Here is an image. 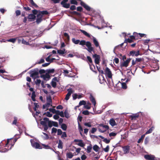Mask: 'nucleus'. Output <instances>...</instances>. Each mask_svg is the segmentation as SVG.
<instances>
[{"label":"nucleus","mask_w":160,"mask_h":160,"mask_svg":"<svg viewBox=\"0 0 160 160\" xmlns=\"http://www.w3.org/2000/svg\"><path fill=\"white\" fill-rule=\"evenodd\" d=\"M38 10L34 9L32 11V12L34 14L37 15L36 22L37 24L40 23L42 20V16L38 12Z\"/></svg>","instance_id":"nucleus-1"},{"label":"nucleus","mask_w":160,"mask_h":160,"mask_svg":"<svg viewBox=\"0 0 160 160\" xmlns=\"http://www.w3.org/2000/svg\"><path fill=\"white\" fill-rule=\"evenodd\" d=\"M49 121V118H43V120L40 121V124L44 127V131H47L48 127L47 125L48 122Z\"/></svg>","instance_id":"nucleus-2"},{"label":"nucleus","mask_w":160,"mask_h":160,"mask_svg":"<svg viewBox=\"0 0 160 160\" xmlns=\"http://www.w3.org/2000/svg\"><path fill=\"white\" fill-rule=\"evenodd\" d=\"M30 74V77L33 78H39L38 69L37 68L33 70H31Z\"/></svg>","instance_id":"nucleus-3"},{"label":"nucleus","mask_w":160,"mask_h":160,"mask_svg":"<svg viewBox=\"0 0 160 160\" xmlns=\"http://www.w3.org/2000/svg\"><path fill=\"white\" fill-rule=\"evenodd\" d=\"M32 146L36 149H40L42 148V147L38 142H36L34 139H31L30 140Z\"/></svg>","instance_id":"nucleus-4"},{"label":"nucleus","mask_w":160,"mask_h":160,"mask_svg":"<svg viewBox=\"0 0 160 160\" xmlns=\"http://www.w3.org/2000/svg\"><path fill=\"white\" fill-rule=\"evenodd\" d=\"M106 76L109 79H112V74L110 69L108 67H106L105 71Z\"/></svg>","instance_id":"nucleus-5"},{"label":"nucleus","mask_w":160,"mask_h":160,"mask_svg":"<svg viewBox=\"0 0 160 160\" xmlns=\"http://www.w3.org/2000/svg\"><path fill=\"white\" fill-rule=\"evenodd\" d=\"M144 158L148 160H157V158L153 155L151 154L145 155L144 156Z\"/></svg>","instance_id":"nucleus-6"},{"label":"nucleus","mask_w":160,"mask_h":160,"mask_svg":"<svg viewBox=\"0 0 160 160\" xmlns=\"http://www.w3.org/2000/svg\"><path fill=\"white\" fill-rule=\"evenodd\" d=\"M86 46L87 47V50L89 52H91L93 50V48L92 47V44L89 41L87 42Z\"/></svg>","instance_id":"nucleus-7"},{"label":"nucleus","mask_w":160,"mask_h":160,"mask_svg":"<svg viewBox=\"0 0 160 160\" xmlns=\"http://www.w3.org/2000/svg\"><path fill=\"white\" fill-rule=\"evenodd\" d=\"M140 54V52L139 50L136 51L134 50H132L130 51L129 53V55L132 56L137 57Z\"/></svg>","instance_id":"nucleus-8"},{"label":"nucleus","mask_w":160,"mask_h":160,"mask_svg":"<svg viewBox=\"0 0 160 160\" xmlns=\"http://www.w3.org/2000/svg\"><path fill=\"white\" fill-rule=\"evenodd\" d=\"M93 58H95V62L96 64H99L100 59V56L96 54H95L93 55Z\"/></svg>","instance_id":"nucleus-9"},{"label":"nucleus","mask_w":160,"mask_h":160,"mask_svg":"<svg viewBox=\"0 0 160 160\" xmlns=\"http://www.w3.org/2000/svg\"><path fill=\"white\" fill-rule=\"evenodd\" d=\"M41 78H42L43 79L46 81H48L50 79V76L48 73H46L45 74L42 75Z\"/></svg>","instance_id":"nucleus-10"},{"label":"nucleus","mask_w":160,"mask_h":160,"mask_svg":"<svg viewBox=\"0 0 160 160\" xmlns=\"http://www.w3.org/2000/svg\"><path fill=\"white\" fill-rule=\"evenodd\" d=\"M67 91L68 93L66 94L65 98V99L66 100H68L69 99L70 96L73 92V91L71 88H69L68 89Z\"/></svg>","instance_id":"nucleus-11"},{"label":"nucleus","mask_w":160,"mask_h":160,"mask_svg":"<svg viewBox=\"0 0 160 160\" xmlns=\"http://www.w3.org/2000/svg\"><path fill=\"white\" fill-rule=\"evenodd\" d=\"M81 5L87 11H90L91 8L88 5L86 4L83 2H81L80 3Z\"/></svg>","instance_id":"nucleus-12"},{"label":"nucleus","mask_w":160,"mask_h":160,"mask_svg":"<svg viewBox=\"0 0 160 160\" xmlns=\"http://www.w3.org/2000/svg\"><path fill=\"white\" fill-rule=\"evenodd\" d=\"M36 14H30L28 15V18L29 21L31 22L33 21L36 18Z\"/></svg>","instance_id":"nucleus-13"},{"label":"nucleus","mask_w":160,"mask_h":160,"mask_svg":"<svg viewBox=\"0 0 160 160\" xmlns=\"http://www.w3.org/2000/svg\"><path fill=\"white\" fill-rule=\"evenodd\" d=\"M131 58H128L126 61H124L121 65V67H127L128 66L129 63L130 62Z\"/></svg>","instance_id":"nucleus-14"},{"label":"nucleus","mask_w":160,"mask_h":160,"mask_svg":"<svg viewBox=\"0 0 160 160\" xmlns=\"http://www.w3.org/2000/svg\"><path fill=\"white\" fill-rule=\"evenodd\" d=\"M140 113H141V115H142L143 112H139L136 113L131 115L130 117L132 119H135L139 117Z\"/></svg>","instance_id":"nucleus-15"},{"label":"nucleus","mask_w":160,"mask_h":160,"mask_svg":"<svg viewBox=\"0 0 160 160\" xmlns=\"http://www.w3.org/2000/svg\"><path fill=\"white\" fill-rule=\"evenodd\" d=\"M89 99L92 104L94 105V107L95 106L96 104V101L95 98L93 96L92 94H90Z\"/></svg>","instance_id":"nucleus-16"},{"label":"nucleus","mask_w":160,"mask_h":160,"mask_svg":"<svg viewBox=\"0 0 160 160\" xmlns=\"http://www.w3.org/2000/svg\"><path fill=\"white\" fill-rule=\"evenodd\" d=\"M92 39L93 41V42L95 46L96 47H99L100 49V47L99 46V42L97 40L96 38H95L94 37H92Z\"/></svg>","instance_id":"nucleus-17"},{"label":"nucleus","mask_w":160,"mask_h":160,"mask_svg":"<svg viewBox=\"0 0 160 160\" xmlns=\"http://www.w3.org/2000/svg\"><path fill=\"white\" fill-rule=\"evenodd\" d=\"M129 148L130 147L128 146H125L122 147L124 153L126 154L128 153Z\"/></svg>","instance_id":"nucleus-18"},{"label":"nucleus","mask_w":160,"mask_h":160,"mask_svg":"<svg viewBox=\"0 0 160 160\" xmlns=\"http://www.w3.org/2000/svg\"><path fill=\"white\" fill-rule=\"evenodd\" d=\"M52 103H50L47 102L45 104L43 105L42 108L43 109L46 108L47 109H48V108L49 107L50 105L51 106H52Z\"/></svg>","instance_id":"nucleus-19"},{"label":"nucleus","mask_w":160,"mask_h":160,"mask_svg":"<svg viewBox=\"0 0 160 160\" xmlns=\"http://www.w3.org/2000/svg\"><path fill=\"white\" fill-rule=\"evenodd\" d=\"M64 35L66 38L65 40L67 43H68L69 41L70 40V37L68 33L65 32L64 33Z\"/></svg>","instance_id":"nucleus-20"},{"label":"nucleus","mask_w":160,"mask_h":160,"mask_svg":"<svg viewBox=\"0 0 160 160\" xmlns=\"http://www.w3.org/2000/svg\"><path fill=\"white\" fill-rule=\"evenodd\" d=\"M109 124L112 126H114L116 125L115 121L113 118H112L110 120Z\"/></svg>","instance_id":"nucleus-21"},{"label":"nucleus","mask_w":160,"mask_h":160,"mask_svg":"<svg viewBox=\"0 0 160 160\" xmlns=\"http://www.w3.org/2000/svg\"><path fill=\"white\" fill-rule=\"evenodd\" d=\"M43 17V15H47L48 14V12L47 11H40L38 10V12Z\"/></svg>","instance_id":"nucleus-22"},{"label":"nucleus","mask_w":160,"mask_h":160,"mask_svg":"<svg viewBox=\"0 0 160 160\" xmlns=\"http://www.w3.org/2000/svg\"><path fill=\"white\" fill-rule=\"evenodd\" d=\"M80 31L82 33H83V34H84L85 36H86L88 38H90V34H89L87 32H86L85 31L83 30H82V29H80Z\"/></svg>","instance_id":"nucleus-23"},{"label":"nucleus","mask_w":160,"mask_h":160,"mask_svg":"<svg viewBox=\"0 0 160 160\" xmlns=\"http://www.w3.org/2000/svg\"><path fill=\"white\" fill-rule=\"evenodd\" d=\"M72 42L75 44H78L79 43L80 40L79 39H76L74 38H72Z\"/></svg>","instance_id":"nucleus-24"},{"label":"nucleus","mask_w":160,"mask_h":160,"mask_svg":"<svg viewBox=\"0 0 160 160\" xmlns=\"http://www.w3.org/2000/svg\"><path fill=\"white\" fill-rule=\"evenodd\" d=\"M92 148V147L91 144H90L87 147V152L88 153H90L91 152V150Z\"/></svg>","instance_id":"nucleus-25"},{"label":"nucleus","mask_w":160,"mask_h":160,"mask_svg":"<svg viewBox=\"0 0 160 160\" xmlns=\"http://www.w3.org/2000/svg\"><path fill=\"white\" fill-rule=\"evenodd\" d=\"M63 142L61 140H59V142L58 143V148L60 149H62Z\"/></svg>","instance_id":"nucleus-26"},{"label":"nucleus","mask_w":160,"mask_h":160,"mask_svg":"<svg viewBox=\"0 0 160 160\" xmlns=\"http://www.w3.org/2000/svg\"><path fill=\"white\" fill-rule=\"evenodd\" d=\"M154 128L153 126H152L145 133L146 134H148L151 133L152 131L154 130Z\"/></svg>","instance_id":"nucleus-27"},{"label":"nucleus","mask_w":160,"mask_h":160,"mask_svg":"<svg viewBox=\"0 0 160 160\" xmlns=\"http://www.w3.org/2000/svg\"><path fill=\"white\" fill-rule=\"evenodd\" d=\"M18 130H19V134H16L15 135V137L16 136H18V138H16V137L15 138H14L15 142H16L17 141V139H18V138H20V134L21 133H22V131L20 129H19Z\"/></svg>","instance_id":"nucleus-28"},{"label":"nucleus","mask_w":160,"mask_h":160,"mask_svg":"<svg viewBox=\"0 0 160 160\" xmlns=\"http://www.w3.org/2000/svg\"><path fill=\"white\" fill-rule=\"evenodd\" d=\"M66 156H67V157L69 159H71L72 158V157L73 156V155L72 153L69 152L67 153Z\"/></svg>","instance_id":"nucleus-29"},{"label":"nucleus","mask_w":160,"mask_h":160,"mask_svg":"<svg viewBox=\"0 0 160 160\" xmlns=\"http://www.w3.org/2000/svg\"><path fill=\"white\" fill-rule=\"evenodd\" d=\"M65 49H63L62 50H59L57 51L58 53L60 54H63L65 53Z\"/></svg>","instance_id":"nucleus-30"},{"label":"nucleus","mask_w":160,"mask_h":160,"mask_svg":"<svg viewBox=\"0 0 160 160\" xmlns=\"http://www.w3.org/2000/svg\"><path fill=\"white\" fill-rule=\"evenodd\" d=\"M99 149V147L97 145H94L93 147V149L96 152H98Z\"/></svg>","instance_id":"nucleus-31"},{"label":"nucleus","mask_w":160,"mask_h":160,"mask_svg":"<svg viewBox=\"0 0 160 160\" xmlns=\"http://www.w3.org/2000/svg\"><path fill=\"white\" fill-rule=\"evenodd\" d=\"M61 128L64 131H66L67 130V126L65 124L62 123L61 125Z\"/></svg>","instance_id":"nucleus-32"},{"label":"nucleus","mask_w":160,"mask_h":160,"mask_svg":"<svg viewBox=\"0 0 160 160\" xmlns=\"http://www.w3.org/2000/svg\"><path fill=\"white\" fill-rule=\"evenodd\" d=\"M46 73H48V74L50 73H53L54 72V69H49L46 70Z\"/></svg>","instance_id":"nucleus-33"},{"label":"nucleus","mask_w":160,"mask_h":160,"mask_svg":"<svg viewBox=\"0 0 160 160\" xmlns=\"http://www.w3.org/2000/svg\"><path fill=\"white\" fill-rule=\"evenodd\" d=\"M62 6L66 8H68L70 6V4L69 3H63L62 4H61Z\"/></svg>","instance_id":"nucleus-34"},{"label":"nucleus","mask_w":160,"mask_h":160,"mask_svg":"<svg viewBox=\"0 0 160 160\" xmlns=\"http://www.w3.org/2000/svg\"><path fill=\"white\" fill-rule=\"evenodd\" d=\"M35 97H36L35 93V92H32V96H31L32 99L33 101H36Z\"/></svg>","instance_id":"nucleus-35"},{"label":"nucleus","mask_w":160,"mask_h":160,"mask_svg":"<svg viewBox=\"0 0 160 160\" xmlns=\"http://www.w3.org/2000/svg\"><path fill=\"white\" fill-rule=\"evenodd\" d=\"M90 68V69L93 72H95L94 69H95V65L93 64L92 63L89 64Z\"/></svg>","instance_id":"nucleus-36"},{"label":"nucleus","mask_w":160,"mask_h":160,"mask_svg":"<svg viewBox=\"0 0 160 160\" xmlns=\"http://www.w3.org/2000/svg\"><path fill=\"white\" fill-rule=\"evenodd\" d=\"M29 2L31 4L32 6H34L36 8L38 7L37 4L34 3L33 0H29Z\"/></svg>","instance_id":"nucleus-37"},{"label":"nucleus","mask_w":160,"mask_h":160,"mask_svg":"<svg viewBox=\"0 0 160 160\" xmlns=\"http://www.w3.org/2000/svg\"><path fill=\"white\" fill-rule=\"evenodd\" d=\"M87 42L84 40H82L81 41H80L79 44L82 46L85 45Z\"/></svg>","instance_id":"nucleus-38"},{"label":"nucleus","mask_w":160,"mask_h":160,"mask_svg":"<svg viewBox=\"0 0 160 160\" xmlns=\"http://www.w3.org/2000/svg\"><path fill=\"white\" fill-rule=\"evenodd\" d=\"M17 118L16 117H14V120L12 123V124L15 125L16 126H18V125L17 124Z\"/></svg>","instance_id":"nucleus-39"},{"label":"nucleus","mask_w":160,"mask_h":160,"mask_svg":"<svg viewBox=\"0 0 160 160\" xmlns=\"http://www.w3.org/2000/svg\"><path fill=\"white\" fill-rule=\"evenodd\" d=\"M77 145L82 147H83L85 146L84 144L82 142V141L81 140L80 142Z\"/></svg>","instance_id":"nucleus-40"},{"label":"nucleus","mask_w":160,"mask_h":160,"mask_svg":"<svg viewBox=\"0 0 160 160\" xmlns=\"http://www.w3.org/2000/svg\"><path fill=\"white\" fill-rule=\"evenodd\" d=\"M16 40V39L15 38H12L7 40V41L9 42L14 43L15 42Z\"/></svg>","instance_id":"nucleus-41"},{"label":"nucleus","mask_w":160,"mask_h":160,"mask_svg":"<svg viewBox=\"0 0 160 160\" xmlns=\"http://www.w3.org/2000/svg\"><path fill=\"white\" fill-rule=\"evenodd\" d=\"M155 70H158L159 69V66L158 63H156L153 67Z\"/></svg>","instance_id":"nucleus-42"},{"label":"nucleus","mask_w":160,"mask_h":160,"mask_svg":"<svg viewBox=\"0 0 160 160\" xmlns=\"http://www.w3.org/2000/svg\"><path fill=\"white\" fill-rule=\"evenodd\" d=\"M47 102L52 103V98L51 96H49V97H47Z\"/></svg>","instance_id":"nucleus-43"},{"label":"nucleus","mask_w":160,"mask_h":160,"mask_svg":"<svg viewBox=\"0 0 160 160\" xmlns=\"http://www.w3.org/2000/svg\"><path fill=\"white\" fill-rule=\"evenodd\" d=\"M86 104V101L84 100H82L80 101L79 104V106H80L82 105H84V106Z\"/></svg>","instance_id":"nucleus-44"},{"label":"nucleus","mask_w":160,"mask_h":160,"mask_svg":"<svg viewBox=\"0 0 160 160\" xmlns=\"http://www.w3.org/2000/svg\"><path fill=\"white\" fill-rule=\"evenodd\" d=\"M51 84L53 87L55 88L57 86V82H54L52 81V82H51Z\"/></svg>","instance_id":"nucleus-45"},{"label":"nucleus","mask_w":160,"mask_h":160,"mask_svg":"<svg viewBox=\"0 0 160 160\" xmlns=\"http://www.w3.org/2000/svg\"><path fill=\"white\" fill-rule=\"evenodd\" d=\"M97 68V69L99 72L101 74H103L104 73V72L103 70L101 69L100 68V67H99L97 66H96Z\"/></svg>","instance_id":"nucleus-46"},{"label":"nucleus","mask_w":160,"mask_h":160,"mask_svg":"<svg viewBox=\"0 0 160 160\" xmlns=\"http://www.w3.org/2000/svg\"><path fill=\"white\" fill-rule=\"evenodd\" d=\"M122 87L124 89H126L127 88V86L126 82H122Z\"/></svg>","instance_id":"nucleus-47"},{"label":"nucleus","mask_w":160,"mask_h":160,"mask_svg":"<svg viewBox=\"0 0 160 160\" xmlns=\"http://www.w3.org/2000/svg\"><path fill=\"white\" fill-rule=\"evenodd\" d=\"M22 44L25 45H29V43L28 42H26L24 39H22Z\"/></svg>","instance_id":"nucleus-48"},{"label":"nucleus","mask_w":160,"mask_h":160,"mask_svg":"<svg viewBox=\"0 0 160 160\" xmlns=\"http://www.w3.org/2000/svg\"><path fill=\"white\" fill-rule=\"evenodd\" d=\"M145 137V135H142L141 137L140 138L138 141V143H140L141 142V141Z\"/></svg>","instance_id":"nucleus-49"},{"label":"nucleus","mask_w":160,"mask_h":160,"mask_svg":"<svg viewBox=\"0 0 160 160\" xmlns=\"http://www.w3.org/2000/svg\"><path fill=\"white\" fill-rule=\"evenodd\" d=\"M70 2L71 4H74L76 5L78 4L77 2L75 0H70Z\"/></svg>","instance_id":"nucleus-50"},{"label":"nucleus","mask_w":160,"mask_h":160,"mask_svg":"<svg viewBox=\"0 0 160 160\" xmlns=\"http://www.w3.org/2000/svg\"><path fill=\"white\" fill-rule=\"evenodd\" d=\"M65 117L67 118H68L69 117V114L68 112L67 111V110H66L64 112V113Z\"/></svg>","instance_id":"nucleus-51"},{"label":"nucleus","mask_w":160,"mask_h":160,"mask_svg":"<svg viewBox=\"0 0 160 160\" xmlns=\"http://www.w3.org/2000/svg\"><path fill=\"white\" fill-rule=\"evenodd\" d=\"M67 137V135L66 132H63L62 134L61 138H62L65 139V138Z\"/></svg>","instance_id":"nucleus-52"},{"label":"nucleus","mask_w":160,"mask_h":160,"mask_svg":"<svg viewBox=\"0 0 160 160\" xmlns=\"http://www.w3.org/2000/svg\"><path fill=\"white\" fill-rule=\"evenodd\" d=\"M52 121H50L49 120V121L48 122V126L49 127H50V128H51V127H52Z\"/></svg>","instance_id":"nucleus-53"},{"label":"nucleus","mask_w":160,"mask_h":160,"mask_svg":"<svg viewBox=\"0 0 160 160\" xmlns=\"http://www.w3.org/2000/svg\"><path fill=\"white\" fill-rule=\"evenodd\" d=\"M110 139H108L106 138H104L103 140V141L105 142L107 144L109 143L110 142Z\"/></svg>","instance_id":"nucleus-54"},{"label":"nucleus","mask_w":160,"mask_h":160,"mask_svg":"<svg viewBox=\"0 0 160 160\" xmlns=\"http://www.w3.org/2000/svg\"><path fill=\"white\" fill-rule=\"evenodd\" d=\"M52 124H53L52 126H54L56 127H58V124L57 122L53 121H52Z\"/></svg>","instance_id":"nucleus-55"},{"label":"nucleus","mask_w":160,"mask_h":160,"mask_svg":"<svg viewBox=\"0 0 160 160\" xmlns=\"http://www.w3.org/2000/svg\"><path fill=\"white\" fill-rule=\"evenodd\" d=\"M82 113L85 115H88L89 114V112L88 110H84L82 111Z\"/></svg>","instance_id":"nucleus-56"},{"label":"nucleus","mask_w":160,"mask_h":160,"mask_svg":"<svg viewBox=\"0 0 160 160\" xmlns=\"http://www.w3.org/2000/svg\"><path fill=\"white\" fill-rule=\"evenodd\" d=\"M143 58H136V62H140L141 61H142L143 60Z\"/></svg>","instance_id":"nucleus-57"},{"label":"nucleus","mask_w":160,"mask_h":160,"mask_svg":"<svg viewBox=\"0 0 160 160\" xmlns=\"http://www.w3.org/2000/svg\"><path fill=\"white\" fill-rule=\"evenodd\" d=\"M103 128V129L106 130V131L109 129V127L107 125H104L103 124L102 127Z\"/></svg>","instance_id":"nucleus-58"},{"label":"nucleus","mask_w":160,"mask_h":160,"mask_svg":"<svg viewBox=\"0 0 160 160\" xmlns=\"http://www.w3.org/2000/svg\"><path fill=\"white\" fill-rule=\"evenodd\" d=\"M15 13L16 16H18L20 15L21 14V11L19 10H17L16 11Z\"/></svg>","instance_id":"nucleus-59"},{"label":"nucleus","mask_w":160,"mask_h":160,"mask_svg":"<svg viewBox=\"0 0 160 160\" xmlns=\"http://www.w3.org/2000/svg\"><path fill=\"white\" fill-rule=\"evenodd\" d=\"M46 72V70L44 69H40L39 70H38V72L40 74H42L43 73H44Z\"/></svg>","instance_id":"nucleus-60"},{"label":"nucleus","mask_w":160,"mask_h":160,"mask_svg":"<svg viewBox=\"0 0 160 160\" xmlns=\"http://www.w3.org/2000/svg\"><path fill=\"white\" fill-rule=\"evenodd\" d=\"M41 82V80L40 79H37L35 81V84L37 85H39Z\"/></svg>","instance_id":"nucleus-61"},{"label":"nucleus","mask_w":160,"mask_h":160,"mask_svg":"<svg viewBox=\"0 0 160 160\" xmlns=\"http://www.w3.org/2000/svg\"><path fill=\"white\" fill-rule=\"evenodd\" d=\"M58 133L57 135H60L62 134V132L60 129H58L57 130Z\"/></svg>","instance_id":"nucleus-62"},{"label":"nucleus","mask_w":160,"mask_h":160,"mask_svg":"<svg viewBox=\"0 0 160 160\" xmlns=\"http://www.w3.org/2000/svg\"><path fill=\"white\" fill-rule=\"evenodd\" d=\"M117 134V133L114 132H112L109 134V135L110 137L112 136H115Z\"/></svg>","instance_id":"nucleus-63"},{"label":"nucleus","mask_w":160,"mask_h":160,"mask_svg":"<svg viewBox=\"0 0 160 160\" xmlns=\"http://www.w3.org/2000/svg\"><path fill=\"white\" fill-rule=\"evenodd\" d=\"M49 111L50 112H52L53 114L55 113L56 112V110L54 108H50L49 109Z\"/></svg>","instance_id":"nucleus-64"}]
</instances>
